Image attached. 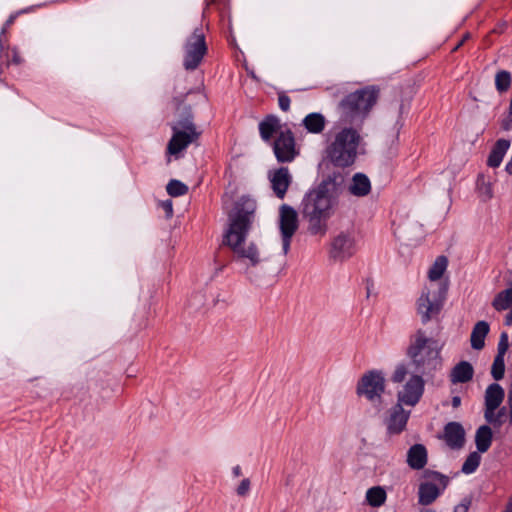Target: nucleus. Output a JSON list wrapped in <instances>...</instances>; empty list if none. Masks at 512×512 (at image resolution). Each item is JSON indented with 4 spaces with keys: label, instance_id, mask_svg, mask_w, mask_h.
Returning <instances> with one entry per match:
<instances>
[{
    "label": "nucleus",
    "instance_id": "29",
    "mask_svg": "<svg viewBox=\"0 0 512 512\" xmlns=\"http://www.w3.org/2000/svg\"><path fill=\"white\" fill-rule=\"evenodd\" d=\"M447 265H448L447 257H445L443 255L438 256L428 272L429 279L431 281L439 280L443 276V274L447 268Z\"/></svg>",
    "mask_w": 512,
    "mask_h": 512
},
{
    "label": "nucleus",
    "instance_id": "42",
    "mask_svg": "<svg viewBox=\"0 0 512 512\" xmlns=\"http://www.w3.org/2000/svg\"><path fill=\"white\" fill-rule=\"evenodd\" d=\"M469 37H470V35L468 33L465 34L463 36L462 40H460V42L454 47L453 51L458 50Z\"/></svg>",
    "mask_w": 512,
    "mask_h": 512
},
{
    "label": "nucleus",
    "instance_id": "38",
    "mask_svg": "<svg viewBox=\"0 0 512 512\" xmlns=\"http://www.w3.org/2000/svg\"><path fill=\"white\" fill-rule=\"evenodd\" d=\"M471 505V499L465 497L462 501L454 507L453 512H468Z\"/></svg>",
    "mask_w": 512,
    "mask_h": 512
},
{
    "label": "nucleus",
    "instance_id": "13",
    "mask_svg": "<svg viewBox=\"0 0 512 512\" xmlns=\"http://www.w3.org/2000/svg\"><path fill=\"white\" fill-rule=\"evenodd\" d=\"M273 152L278 162H292L298 155L293 132L290 129L280 130L273 141Z\"/></svg>",
    "mask_w": 512,
    "mask_h": 512
},
{
    "label": "nucleus",
    "instance_id": "14",
    "mask_svg": "<svg viewBox=\"0 0 512 512\" xmlns=\"http://www.w3.org/2000/svg\"><path fill=\"white\" fill-rule=\"evenodd\" d=\"M356 252L354 237L347 232L339 233L331 242L330 257L335 261H344Z\"/></svg>",
    "mask_w": 512,
    "mask_h": 512
},
{
    "label": "nucleus",
    "instance_id": "45",
    "mask_svg": "<svg viewBox=\"0 0 512 512\" xmlns=\"http://www.w3.org/2000/svg\"><path fill=\"white\" fill-rule=\"evenodd\" d=\"M504 512H512V498L509 500Z\"/></svg>",
    "mask_w": 512,
    "mask_h": 512
},
{
    "label": "nucleus",
    "instance_id": "7",
    "mask_svg": "<svg viewBox=\"0 0 512 512\" xmlns=\"http://www.w3.org/2000/svg\"><path fill=\"white\" fill-rule=\"evenodd\" d=\"M408 375H410L409 379L397 393L398 402L408 406H415L424 393V375L418 373L410 374L408 366L405 363H399L395 367L391 381L393 383H402Z\"/></svg>",
    "mask_w": 512,
    "mask_h": 512
},
{
    "label": "nucleus",
    "instance_id": "4",
    "mask_svg": "<svg viewBox=\"0 0 512 512\" xmlns=\"http://www.w3.org/2000/svg\"><path fill=\"white\" fill-rule=\"evenodd\" d=\"M361 132L359 126L336 122L325 149L326 157L334 166L346 168L355 163L358 148L363 141Z\"/></svg>",
    "mask_w": 512,
    "mask_h": 512
},
{
    "label": "nucleus",
    "instance_id": "47",
    "mask_svg": "<svg viewBox=\"0 0 512 512\" xmlns=\"http://www.w3.org/2000/svg\"><path fill=\"white\" fill-rule=\"evenodd\" d=\"M370 290L369 287H367V295L369 296Z\"/></svg>",
    "mask_w": 512,
    "mask_h": 512
},
{
    "label": "nucleus",
    "instance_id": "12",
    "mask_svg": "<svg viewBox=\"0 0 512 512\" xmlns=\"http://www.w3.org/2000/svg\"><path fill=\"white\" fill-rule=\"evenodd\" d=\"M385 390V379L383 373L371 370L365 373L357 384V394L365 396L370 402H380Z\"/></svg>",
    "mask_w": 512,
    "mask_h": 512
},
{
    "label": "nucleus",
    "instance_id": "44",
    "mask_svg": "<svg viewBox=\"0 0 512 512\" xmlns=\"http://www.w3.org/2000/svg\"><path fill=\"white\" fill-rule=\"evenodd\" d=\"M165 209H166L167 213H170V214L172 213V204H171V202H167L165 204Z\"/></svg>",
    "mask_w": 512,
    "mask_h": 512
},
{
    "label": "nucleus",
    "instance_id": "22",
    "mask_svg": "<svg viewBox=\"0 0 512 512\" xmlns=\"http://www.w3.org/2000/svg\"><path fill=\"white\" fill-rule=\"evenodd\" d=\"M281 125L280 120L275 115H267L259 123L260 137L264 142H271L272 137L275 133L280 131Z\"/></svg>",
    "mask_w": 512,
    "mask_h": 512
},
{
    "label": "nucleus",
    "instance_id": "6",
    "mask_svg": "<svg viewBox=\"0 0 512 512\" xmlns=\"http://www.w3.org/2000/svg\"><path fill=\"white\" fill-rule=\"evenodd\" d=\"M379 93L377 86L370 85L343 97L337 105L338 124L359 126L362 129L364 120L378 101Z\"/></svg>",
    "mask_w": 512,
    "mask_h": 512
},
{
    "label": "nucleus",
    "instance_id": "24",
    "mask_svg": "<svg viewBox=\"0 0 512 512\" xmlns=\"http://www.w3.org/2000/svg\"><path fill=\"white\" fill-rule=\"evenodd\" d=\"M302 125L308 133L320 134L325 129L326 119L323 114L313 112L303 118Z\"/></svg>",
    "mask_w": 512,
    "mask_h": 512
},
{
    "label": "nucleus",
    "instance_id": "19",
    "mask_svg": "<svg viewBox=\"0 0 512 512\" xmlns=\"http://www.w3.org/2000/svg\"><path fill=\"white\" fill-rule=\"evenodd\" d=\"M428 461L427 449L423 444H414L407 451L406 462L411 469L421 470Z\"/></svg>",
    "mask_w": 512,
    "mask_h": 512
},
{
    "label": "nucleus",
    "instance_id": "30",
    "mask_svg": "<svg viewBox=\"0 0 512 512\" xmlns=\"http://www.w3.org/2000/svg\"><path fill=\"white\" fill-rule=\"evenodd\" d=\"M512 82L511 73L506 70H500L495 75V87L498 92H506Z\"/></svg>",
    "mask_w": 512,
    "mask_h": 512
},
{
    "label": "nucleus",
    "instance_id": "25",
    "mask_svg": "<svg viewBox=\"0 0 512 512\" xmlns=\"http://www.w3.org/2000/svg\"><path fill=\"white\" fill-rule=\"evenodd\" d=\"M510 147V141L506 139H499L495 143L493 149L491 150L487 164L489 167L497 168L500 166L507 150Z\"/></svg>",
    "mask_w": 512,
    "mask_h": 512
},
{
    "label": "nucleus",
    "instance_id": "11",
    "mask_svg": "<svg viewBox=\"0 0 512 512\" xmlns=\"http://www.w3.org/2000/svg\"><path fill=\"white\" fill-rule=\"evenodd\" d=\"M279 230L282 241L283 255L290 250L291 240L299 227L297 211L288 204H283L279 209Z\"/></svg>",
    "mask_w": 512,
    "mask_h": 512
},
{
    "label": "nucleus",
    "instance_id": "36",
    "mask_svg": "<svg viewBox=\"0 0 512 512\" xmlns=\"http://www.w3.org/2000/svg\"><path fill=\"white\" fill-rule=\"evenodd\" d=\"M290 103H291V100L285 92L282 91V92L278 93V105L282 111H284V112L289 111Z\"/></svg>",
    "mask_w": 512,
    "mask_h": 512
},
{
    "label": "nucleus",
    "instance_id": "20",
    "mask_svg": "<svg viewBox=\"0 0 512 512\" xmlns=\"http://www.w3.org/2000/svg\"><path fill=\"white\" fill-rule=\"evenodd\" d=\"M504 396L505 392L501 385L493 383L487 387L485 392V410H488V415L499 408Z\"/></svg>",
    "mask_w": 512,
    "mask_h": 512
},
{
    "label": "nucleus",
    "instance_id": "5",
    "mask_svg": "<svg viewBox=\"0 0 512 512\" xmlns=\"http://www.w3.org/2000/svg\"><path fill=\"white\" fill-rule=\"evenodd\" d=\"M406 355L415 373L432 377L442 368L441 348L437 340L427 336L423 329L410 335Z\"/></svg>",
    "mask_w": 512,
    "mask_h": 512
},
{
    "label": "nucleus",
    "instance_id": "32",
    "mask_svg": "<svg viewBox=\"0 0 512 512\" xmlns=\"http://www.w3.org/2000/svg\"><path fill=\"white\" fill-rule=\"evenodd\" d=\"M506 416L507 408L505 406L498 409L497 412L492 411L490 415H488V410H485L484 412L485 420L492 424L494 427H500L505 422Z\"/></svg>",
    "mask_w": 512,
    "mask_h": 512
},
{
    "label": "nucleus",
    "instance_id": "26",
    "mask_svg": "<svg viewBox=\"0 0 512 512\" xmlns=\"http://www.w3.org/2000/svg\"><path fill=\"white\" fill-rule=\"evenodd\" d=\"M493 433L488 425H482L476 430L475 444L478 452L485 453L492 444Z\"/></svg>",
    "mask_w": 512,
    "mask_h": 512
},
{
    "label": "nucleus",
    "instance_id": "35",
    "mask_svg": "<svg viewBox=\"0 0 512 512\" xmlns=\"http://www.w3.org/2000/svg\"><path fill=\"white\" fill-rule=\"evenodd\" d=\"M509 348V338L506 332H502L499 338L496 356L504 357Z\"/></svg>",
    "mask_w": 512,
    "mask_h": 512
},
{
    "label": "nucleus",
    "instance_id": "28",
    "mask_svg": "<svg viewBox=\"0 0 512 512\" xmlns=\"http://www.w3.org/2000/svg\"><path fill=\"white\" fill-rule=\"evenodd\" d=\"M386 497L385 490L380 486L369 488L366 492V500L372 507L383 505L386 501Z\"/></svg>",
    "mask_w": 512,
    "mask_h": 512
},
{
    "label": "nucleus",
    "instance_id": "23",
    "mask_svg": "<svg viewBox=\"0 0 512 512\" xmlns=\"http://www.w3.org/2000/svg\"><path fill=\"white\" fill-rule=\"evenodd\" d=\"M490 331L489 323L482 320L478 321L472 328L470 335L471 347L475 350H481L485 346V338Z\"/></svg>",
    "mask_w": 512,
    "mask_h": 512
},
{
    "label": "nucleus",
    "instance_id": "18",
    "mask_svg": "<svg viewBox=\"0 0 512 512\" xmlns=\"http://www.w3.org/2000/svg\"><path fill=\"white\" fill-rule=\"evenodd\" d=\"M347 189L352 196L361 198L371 192L372 185L366 174L358 172L352 176Z\"/></svg>",
    "mask_w": 512,
    "mask_h": 512
},
{
    "label": "nucleus",
    "instance_id": "21",
    "mask_svg": "<svg viewBox=\"0 0 512 512\" xmlns=\"http://www.w3.org/2000/svg\"><path fill=\"white\" fill-rule=\"evenodd\" d=\"M474 375V368L468 361H460L457 363L450 372L449 378L451 383H467L472 380Z\"/></svg>",
    "mask_w": 512,
    "mask_h": 512
},
{
    "label": "nucleus",
    "instance_id": "43",
    "mask_svg": "<svg viewBox=\"0 0 512 512\" xmlns=\"http://www.w3.org/2000/svg\"><path fill=\"white\" fill-rule=\"evenodd\" d=\"M232 473L235 477L241 476V474H242L241 467L239 465H236L235 467H233Z\"/></svg>",
    "mask_w": 512,
    "mask_h": 512
},
{
    "label": "nucleus",
    "instance_id": "41",
    "mask_svg": "<svg viewBox=\"0 0 512 512\" xmlns=\"http://www.w3.org/2000/svg\"><path fill=\"white\" fill-rule=\"evenodd\" d=\"M451 404L453 408H458L461 405V398L459 396H454L451 400Z\"/></svg>",
    "mask_w": 512,
    "mask_h": 512
},
{
    "label": "nucleus",
    "instance_id": "16",
    "mask_svg": "<svg viewBox=\"0 0 512 512\" xmlns=\"http://www.w3.org/2000/svg\"><path fill=\"white\" fill-rule=\"evenodd\" d=\"M444 440L451 449H460L465 443V430L459 422H449L444 427Z\"/></svg>",
    "mask_w": 512,
    "mask_h": 512
},
{
    "label": "nucleus",
    "instance_id": "39",
    "mask_svg": "<svg viewBox=\"0 0 512 512\" xmlns=\"http://www.w3.org/2000/svg\"><path fill=\"white\" fill-rule=\"evenodd\" d=\"M501 128L504 131H509L512 128V116L509 114L506 119H504L501 123Z\"/></svg>",
    "mask_w": 512,
    "mask_h": 512
},
{
    "label": "nucleus",
    "instance_id": "33",
    "mask_svg": "<svg viewBox=\"0 0 512 512\" xmlns=\"http://www.w3.org/2000/svg\"><path fill=\"white\" fill-rule=\"evenodd\" d=\"M166 190L170 196L179 197L188 192V186L179 180L172 179L168 182Z\"/></svg>",
    "mask_w": 512,
    "mask_h": 512
},
{
    "label": "nucleus",
    "instance_id": "2",
    "mask_svg": "<svg viewBox=\"0 0 512 512\" xmlns=\"http://www.w3.org/2000/svg\"><path fill=\"white\" fill-rule=\"evenodd\" d=\"M256 202L248 197H241L236 203L234 211L229 214V227L224 234L223 244L229 246L233 253L242 260H247L250 266L260 263V254L257 246L250 243L243 244L254 220Z\"/></svg>",
    "mask_w": 512,
    "mask_h": 512
},
{
    "label": "nucleus",
    "instance_id": "17",
    "mask_svg": "<svg viewBox=\"0 0 512 512\" xmlns=\"http://www.w3.org/2000/svg\"><path fill=\"white\" fill-rule=\"evenodd\" d=\"M409 413L405 412L400 403L395 405L390 413V417L387 420V430L390 434L401 433L407 424Z\"/></svg>",
    "mask_w": 512,
    "mask_h": 512
},
{
    "label": "nucleus",
    "instance_id": "31",
    "mask_svg": "<svg viewBox=\"0 0 512 512\" xmlns=\"http://www.w3.org/2000/svg\"><path fill=\"white\" fill-rule=\"evenodd\" d=\"M480 452H471L466 460L464 461L463 465H462V468H461V471L464 473V474H471V473H474L477 468L479 467L480 465V461H481V456L479 454Z\"/></svg>",
    "mask_w": 512,
    "mask_h": 512
},
{
    "label": "nucleus",
    "instance_id": "27",
    "mask_svg": "<svg viewBox=\"0 0 512 512\" xmlns=\"http://www.w3.org/2000/svg\"><path fill=\"white\" fill-rule=\"evenodd\" d=\"M492 306L497 311H503L510 308L512 306V286L499 292L495 296L492 302Z\"/></svg>",
    "mask_w": 512,
    "mask_h": 512
},
{
    "label": "nucleus",
    "instance_id": "9",
    "mask_svg": "<svg viewBox=\"0 0 512 512\" xmlns=\"http://www.w3.org/2000/svg\"><path fill=\"white\" fill-rule=\"evenodd\" d=\"M183 67L188 71L196 70L208 52L206 38L202 27L194 29L183 46Z\"/></svg>",
    "mask_w": 512,
    "mask_h": 512
},
{
    "label": "nucleus",
    "instance_id": "34",
    "mask_svg": "<svg viewBox=\"0 0 512 512\" xmlns=\"http://www.w3.org/2000/svg\"><path fill=\"white\" fill-rule=\"evenodd\" d=\"M504 373H505L504 357L495 356L492 367H491L492 377L496 381H499L504 377Z\"/></svg>",
    "mask_w": 512,
    "mask_h": 512
},
{
    "label": "nucleus",
    "instance_id": "37",
    "mask_svg": "<svg viewBox=\"0 0 512 512\" xmlns=\"http://www.w3.org/2000/svg\"><path fill=\"white\" fill-rule=\"evenodd\" d=\"M250 486V480L248 478L243 479L236 489L237 494L242 497L246 496L250 491Z\"/></svg>",
    "mask_w": 512,
    "mask_h": 512
},
{
    "label": "nucleus",
    "instance_id": "15",
    "mask_svg": "<svg viewBox=\"0 0 512 512\" xmlns=\"http://www.w3.org/2000/svg\"><path fill=\"white\" fill-rule=\"evenodd\" d=\"M269 179L274 194L279 199H283L292 182V176L290 175L289 169L287 167H280L273 172H270Z\"/></svg>",
    "mask_w": 512,
    "mask_h": 512
},
{
    "label": "nucleus",
    "instance_id": "46",
    "mask_svg": "<svg viewBox=\"0 0 512 512\" xmlns=\"http://www.w3.org/2000/svg\"><path fill=\"white\" fill-rule=\"evenodd\" d=\"M216 1H217V0H207V4H208V5H209V4H213V3H215Z\"/></svg>",
    "mask_w": 512,
    "mask_h": 512
},
{
    "label": "nucleus",
    "instance_id": "3",
    "mask_svg": "<svg viewBox=\"0 0 512 512\" xmlns=\"http://www.w3.org/2000/svg\"><path fill=\"white\" fill-rule=\"evenodd\" d=\"M206 101V95L200 88L189 90L183 99L175 97L173 102L176 106L175 121L170 125L172 136L168 141L166 152L169 155L178 157L189 145L196 143L201 135L192 113L191 103L199 104Z\"/></svg>",
    "mask_w": 512,
    "mask_h": 512
},
{
    "label": "nucleus",
    "instance_id": "8",
    "mask_svg": "<svg viewBox=\"0 0 512 512\" xmlns=\"http://www.w3.org/2000/svg\"><path fill=\"white\" fill-rule=\"evenodd\" d=\"M424 482L418 488V503L423 506L431 505L447 488L450 479L448 476L434 470L423 472Z\"/></svg>",
    "mask_w": 512,
    "mask_h": 512
},
{
    "label": "nucleus",
    "instance_id": "40",
    "mask_svg": "<svg viewBox=\"0 0 512 512\" xmlns=\"http://www.w3.org/2000/svg\"><path fill=\"white\" fill-rule=\"evenodd\" d=\"M16 17H17V14H12L9 16V18L7 19V21L5 22V24L2 28L1 34H4L6 29L14 23Z\"/></svg>",
    "mask_w": 512,
    "mask_h": 512
},
{
    "label": "nucleus",
    "instance_id": "1",
    "mask_svg": "<svg viewBox=\"0 0 512 512\" xmlns=\"http://www.w3.org/2000/svg\"><path fill=\"white\" fill-rule=\"evenodd\" d=\"M342 183L343 175L340 172H332L304 194L300 213L307 223L310 235H326L328 220L333 216L338 203L337 190Z\"/></svg>",
    "mask_w": 512,
    "mask_h": 512
},
{
    "label": "nucleus",
    "instance_id": "10",
    "mask_svg": "<svg viewBox=\"0 0 512 512\" xmlns=\"http://www.w3.org/2000/svg\"><path fill=\"white\" fill-rule=\"evenodd\" d=\"M432 287L433 285L424 289L417 301V312L423 324L440 314L446 297L447 288L445 286L438 287L437 291L432 290Z\"/></svg>",
    "mask_w": 512,
    "mask_h": 512
}]
</instances>
